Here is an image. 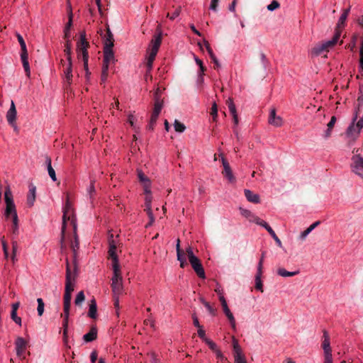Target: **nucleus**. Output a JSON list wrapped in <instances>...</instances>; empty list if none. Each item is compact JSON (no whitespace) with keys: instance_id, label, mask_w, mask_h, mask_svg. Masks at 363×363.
Here are the masks:
<instances>
[{"instance_id":"nucleus-9","label":"nucleus","mask_w":363,"mask_h":363,"mask_svg":"<svg viewBox=\"0 0 363 363\" xmlns=\"http://www.w3.org/2000/svg\"><path fill=\"white\" fill-rule=\"evenodd\" d=\"M72 211V206L71 203L69 201V199H67L65 206L63 208V216H62V239L61 241L62 242L65 239V231L66 228V222L67 220H69L71 218Z\"/></svg>"},{"instance_id":"nucleus-31","label":"nucleus","mask_w":363,"mask_h":363,"mask_svg":"<svg viewBox=\"0 0 363 363\" xmlns=\"http://www.w3.org/2000/svg\"><path fill=\"white\" fill-rule=\"evenodd\" d=\"M14 213H17L15 208V205L13 203H6V208L5 211V216L6 217L9 218L10 215L13 217L14 216Z\"/></svg>"},{"instance_id":"nucleus-49","label":"nucleus","mask_w":363,"mask_h":363,"mask_svg":"<svg viewBox=\"0 0 363 363\" xmlns=\"http://www.w3.org/2000/svg\"><path fill=\"white\" fill-rule=\"evenodd\" d=\"M138 178L140 182H142L143 184L150 182L147 177L145 176V174L143 173L141 171L138 172Z\"/></svg>"},{"instance_id":"nucleus-15","label":"nucleus","mask_w":363,"mask_h":363,"mask_svg":"<svg viewBox=\"0 0 363 363\" xmlns=\"http://www.w3.org/2000/svg\"><path fill=\"white\" fill-rule=\"evenodd\" d=\"M222 163L223 166V170L222 172L223 176L226 177L230 183L235 182V178L232 172L228 162L224 157H222Z\"/></svg>"},{"instance_id":"nucleus-24","label":"nucleus","mask_w":363,"mask_h":363,"mask_svg":"<svg viewBox=\"0 0 363 363\" xmlns=\"http://www.w3.org/2000/svg\"><path fill=\"white\" fill-rule=\"evenodd\" d=\"M114 60V54L113 48H104V61L106 63H110Z\"/></svg>"},{"instance_id":"nucleus-47","label":"nucleus","mask_w":363,"mask_h":363,"mask_svg":"<svg viewBox=\"0 0 363 363\" xmlns=\"http://www.w3.org/2000/svg\"><path fill=\"white\" fill-rule=\"evenodd\" d=\"M11 245H12V253L14 254V255H16L18 249V243L14 236L11 239Z\"/></svg>"},{"instance_id":"nucleus-21","label":"nucleus","mask_w":363,"mask_h":363,"mask_svg":"<svg viewBox=\"0 0 363 363\" xmlns=\"http://www.w3.org/2000/svg\"><path fill=\"white\" fill-rule=\"evenodd\" d=\"M97 338V328L96 326H92L90 331L83 336V340L89 342L95 340Z\"/></svg>"},{"instance_id":"nucleus-1","label":"nucleus","mask_w":363,"mask_h":363,"mask_svg":"<svg viewBox=\"0 0 363 363\" xmlns=\"http://www.w3.org/2000/svg\"><path fill=\"white\" fill-rule=\"evenodd\" d=\"M108 256L112 259V267L113 276L112 277L111 288L113 296H119L123 291L122 277L121 274L120 265L118 256L116 255V243L113 240V235L111 234L108 237Z\"/></svg>"},{"instance_id":"nucleus-58","label":"nucleus","mask_w":363,"mask_h":363,"mask_svg":"<svg viewBox=\"0 0 363 363\" xmlns=\"http://www.w3.org/2000/svg\"><path fill=\"white\" fill-rule=\"evenodd\" d=\"M359 55H360V58H359V67L362 69H363V40H362V43H361V48H360V51H359Z\"/></svg>"},{"instance_id":"nucleus-28","label":"nucleus","mask_w":363,"mask_h":363,"mask_svg":"<svg viewBox=\"0 0 363 363\" xmlns=\"http://www.w3.org/2000/svg\"><path fill=\"white\" fill-rule=\"evenodd\" d=\"M21 59L22 61L23 67L28 77H30V70L28 62V53L25 55H21Z\"/></svg>"},{"instance_id":"nucleus-32","label":"nucleus","mask_w":363,"mask_h":363,"mask_svg":"<svg viewBox=\"0 0 363 363\" xmlns=\"http://www.w3.org/2000/svg\"><path fill=\"white\" fill-rule=\"evenodd\" d=\"M65 53L67 56V61H72V57H71V54H72V43H71V40H67L65 43Z\"/></svg>"},{"instance_id":"nucleus-25","label":"nucleus","mask_w":363,"mask_h":363,"mask_svg":"<svg viewBox=\"0 0 363 363\" xmlns=\"http://www.w3.org/2000/svg\"><path fill=\"white\" fill-rule=\"evenodd\" d=\"M159 91H160V90H159V89H157L155 92V101L154 109L152 111V113H155L157 114H160V113L162 110V106H163L162 101H160L158 97Z\"/></svg>"},{"instance_id":"nucleus-16","label":"nucleus","mask_w":363,"mask_h":363,"mask_svg":"<svg viewBox=\"0 0 363 363\" xmlns=\"http://www.w3.org/2000/svg\"><path fill=\"white\" fill-rule=\"evenodd\" d=\"M350 7H349L348 9H346L343 11L342 15L340 16V18H339V21L337 23V26H336V28H335V32L336 31H339L340 32V35H341L342 33V30L343 29V28L345 27V21L347 20V18L349 15V13H350Z\"/></svg>"},{"instance_id":"nucleus-45","label":"nucleus","mask_w":363,"mask_h":363,"mask_svg":"<svg viewBox=\"0 0 363 363\" xmlns=\"http://www.w3.org/2000/svg\"><path fill=\"white\" fill-rule=\"evenodd\" d=\"M280 7V4L277 0H273L270 4L267 6L269 11H274Z\"/></svg>"},{"instance_id":"nucleus-35","label":"nucleus","mask_w":363,"mask_h":363,"mask_svg":"<svg viewBox=\"0 0 363 363\" xmlns=\"http://www.w3.org/2000/svg\"><path fill=\"white\" fill-rule=\"evenodd\" d=\"M84 300L85 296L84 291H81L77 294V296L74 300V303L76 306H80L82 303L84 301Z\"/></svg>"},{"instance_id":"nucleus-48","label":"nucleus","mask_w":363,"mask_h":363,"mask_svg":"<svg viewBox=\"0 0 363 363\" xmlns=\"http://www.w3.org/2000/svg\"><path fill=\"white\" fill-rule=\"evenodd\" d=\"M226 104L228 106L229 111L230 113H236V108L235 106L231 99H228L226 101Z\"/></svg>"},{"instance_id":"nucleus-34","label":"nucleus","mask_w":363,"mask_h":363,"mask_svg":"<svg viewBox=\"0 0 363 363\" xmlns=\"http://www.w3.org/2000/svg\"><path fill=\"white\" fill-rule=\"evenodd\" d=\"M18 41L21 45V55L28 54L26 43L23 37L20 34H17Z\"/></svg>"},{"instance_id":"nucleus-26","label":"nucleus","mask_w":363,"mask_h":363,"mask_svg":"<svg viewBox=\"0 0 363 363\" xmlns=\"http://www.w3.org/2000/svg\"><path fill=\"white\" fill-rule=\"evenodd\" d=\"M96 312H97V305L96 301L94 298L91 299L89 303V309L88 315L91 318H96Z\"/></svg>"},{"instance_id":"nucleus-19","label":"nucleus","mask_w":363,"mask_h":363,"mask_svg":"<svg viewBox=\"0 0 363 363\" xmlns=\"http://www.w3.org/2000/svg\"><path fill=\"white\" fill-rule=\"evenodd\" d=\"M268 121L269 124L275 127H280L282 125V118L276 115L275 109L271 111Z\"/></svg>"},{"instance_id":"nucleus-10","label":"nucleus","mask_w":363,"mask_h":363,"mask_svg":"<svg viewBox=\"0 0 363 363\" xmlns=\"http://www.w3.org/2000/svg\"><path fill=\"white\" fill-rule=\"evenodd\" d=\"M219 300L220 301V303H221V306L223 308V311L225 315H226V317L228 318V319L230 322V324L231 325V328H233V330H236L235 319L233 316V314L231 313L230 310L229 309V308L228 306L225 298H224L223 296H219Z\"/></svg>"},{"instance_id":"nucleus-7","label":"nucleus","mask_w":363,"mask_h":363,"mask_svg":"<svg viewBox=\"0 0 363 363\" xmlns=\"http://www.w3.org/2000/svg\"><path fill=\"white\" fill-rule=\"evenodd\" d=\"M324 340L322 344L324 350V363H333L332 350L330 345L329 335L326 331L323 333Z\"/></svg>"},{"instance_id":"nucleus-14","label":"nucleus","mask_w":363,"mask_h":363,"mask_svg":"<svg viewBox=\"0 0 363 363\" xmlns=\"http://www.w3.org/2000/svg\"><path fill=\"white\" fill-rule=\"evenodd\" d=\"M28 342L21 337H18L15 342L16 354L18 357L25 359V352Z\"/></svg>"},{"instance_id":"nucleus-38","label":"nucleus","mask_w":363,"mask_h":363,"mask_svg":"<svg viewBox=\"0 0 363 363\" xmlns=\"http://www.w3.org/2000/svg\"><path fill=\"white\" fill-rule=\"evenodd\" d=\"M362 106H363V95H360L357 98V104L356 107V112L355 116L354 117V121L357 120L358 113L360 111V108Z\"/></svg>"},{"instance_id":"nucleus-13","label":"nucleus","mask_w":363,"mask_h":363,"mask_svg":"<svg viewBox=\"0 0 363 363\" xmlns=\"http://www.w3.org/2000/svg\"><path fill=\"white\" fill-rule=\"evenodd\" d=\"M189 260L196 274L200 278L204 279L206 277L205 272L200 259L195 256L194 257H191Z\"/></svg>"},{"instance_id":"nucleus-29","label":"nucleus","mask_w":363,"mask_h":363,"mask_svg":"<svg viewBox=\"0 0 363 363\" xmlns=\"http://www.w3.org/2000/svg\"><path fill=\"white\" fill-rule=\"evenodd\" d=\"M13 224L11 226V232L13 235H18V218L17 213H14V216L12 218Z\"/></svg>"},{"instance_id":"nucleus-41","label":"nucleus","mask_w":363,"mask_h":363,"mask_svg":"<svg viewBox=\"0 0 363 363\" xmlns=\"http://www.w3.org/2000/svg\"><path fill=\"white\" fill-rule=\"evenodd\" d=\"M233 346L234 354L242 353L241 347L238 344V340L235 337H233Z\"/></svg>"},{"instance_id":"nucleus-23","label":"nucleus","mask_w":363,"mask_h":363,"mask_svg":"<svg viewBox=\"0 0 363 363\" xmlns=\"http://www.w3.org/2000/svg\"><path fill=\"white\" fill-rule=\"evenodd\" d=\"M36 188L33 184L29 186V192L27 196V203L29 206H32L35 200Z\"/></svg>"},{"instance_id":"nucleus-12","label":"nucleus","mask_w":363,"mask_h":363,"mask_svg":"<svg viewBox=\"0 0 363 363\" xmlns=\"http://www.w3.org/2000/svg\"><path fill=\"white\" fill-rule=\"evenodd\" d=\"M62 72L65 84V89H68L69 86L72 83L73 78L72 61H68V63L67 64L66 67L63 68Z\"/></svg>"},{"instance_id":"nucleus-17","label":"nucleus","mask_w":363,"mask_h":363,"mask_svg":"<svg viewBox=\"0 0 363 363\" xmlns=\"http://www.w3.org/2000/svg\"><path fill=\"white\" fill-rule=\"evenodd\" d=\"M16 114L17 112L15 104L13 101H11L10 108L6 113V119L10 125H13V124L15 123L16 119Z\"/></svg>"},{"instance_id":"nucleus-51","label":"nucleus","mask_w":363,"mask_h":363,"mask_svg":"<svg viewBox=\"0 0 363 363\" xmlns=\"http://www.w3.org/2000/svg\"><path fill=\"white\" fill-rule=\"evenodd\" d=\"M11 318L16 324L21 325V318L17 315V312L11 311Z\"/></svg>"},{"instance_id":"nucleus-40","label":"nucleus","mask_w":363,"mask_h":363,"mask_svg":"<svg viewBox=\"0 0 363 363\" xmlns=\"http://www.w3.org/2000/svg\"><path fill=\"white\" fill-rule=\"evenodd\" d=\"M174 126L175 130L179 133H183L186 129V126L178 120L174 121Z\"/></svg>"},{"instance_id":"nucleus-3","label":"nucleus","mask_w":363,"mask_h":363,"mask_svg":"<svg viewBox=\"0 0 363 363\" xmlns=\"http://www.w3.org/2000/svg\"><path fill=\"white\" fill-rule=\"evenodd\" d=\"M77 277V266H70L68 259L66 260V279L64 296H72V292L74 291L75 279Z\"/></svg>"},{"instance_id":"nucleus-59","label":"nucleus","mask_w":363,"mask_h":363,"mask_svg":"<svg viewBox=\"0 0 363 363\" xmlns=\"http://www.w3.org/2000/svg\"><path fill=\"white\" fill-rule=\"evenodd\" d=\"M176 250H177V256L179 258L180 255L184 254V252L180 247V240H179V239H177V245H176Z\"/></svg>"},{"instance_id":"nucleus-4","label":"nucleus","mask_w":363,"mask_h":363,"mask_svg":"<svg viewBox=\"0 0 363 363\" xmlns=\"http://www.w3.org/2000/svg\"><path fill=\"white\" fill-rule=\"evenodd\" d=\"M89 42L86 39V33L84 31H82L80 33V40L77 43V48L79 52H82V60L84 62V67L86 70V76L88 77L91 73L88 69V59L89 55L87 48H89Z\"/></svg>"},{"instance_id":"nucleus-52","label":"nucleus","mask_w":363,"mask_h":363,"mask_svg":"<svg viewBox=\"0 0 363 363\" xmlns=\"http://www.w3.org/2000/svg\"><path fill=\"white\" fill-rule=\"evenodd\" d=\"M47 169H48L49 176L52 179V181H54V182L57 181L55 172V169L52 168V164H50Z\"/></svg>"},{"instance_id":"nucleus-11","label":"nucleus","mask_w":363,"mask_h":363,"mask_svg":"<svg viewBox=\"0 0 363 363\" xmlns=\"http://www.w3.org/2000/svg\"><path fill=\"white\" fill-rule=\"evenodd\" d=\"M72 224L73 225V229H74V240L71 241L70 247L73 251V257H74V266H77L76 264V258L77 255V250L79 247V238L77 234V225L73 219L71 220Z\"/></svg>"},{"instance_id":"nucleus-39","label":"nucleus","mask_w":363,"mask_h":363,"mask_svg":"<svg viewBox=\"0 0 363 363\" xmlns=\"http://www.w3.org/2000/svg\"><path fill=\"white\" fill-rule=\"evenodd\" d=\"M37 302H38V308H37L38 315L39 316H41V315H43V314L44 313L45 304H44L43 300L41 298H38L37 299Z\"/></svg>"},{"instance_id":"nucleus-43","label":"nucleus","mask_w":363,"mask_h":363,"mask_svg":"<svg viewBox=\"0 0 363 363\" xmlns=\"http://www.w3.org/2000/svg\"><path fill=\"white\" fill-rule=\"evenodd\" d=\"M240 211H241V214L245 216V218H248L250 220V221H252V220H254V217H256L255 216H254L250 211L248 210H245V209H242L240 208Z\"/></svg>"},{"instance_id":"nucleus-57","label":"nucleus","mask_w":363,"mask_h":363,"mask_svg":"<svg viewBox=\"0 0 363 363\" xmlns=\"http://www.w3.org/2000/svg\"><path fill=\"white\" fill-rule=\"evenodd\" d=\"M177 259L179 261L180 267L182 268H184V267L187 264L185 259V253L180 255L179 258L177 257Z\"/></svg>"},{"instance_id":"nucleus-46","label":"nucleus","mask_w":363,"mask_h":363,"mask_svg":"<svg viewBox=\"0 0 363 363\" xmlns=\"http://www.w3.org/2000/svg\"><path fill=\"white\" fill-rule=\"evenodd\" d=\"M181 10H182L181 6H179L174 10V11L172 13H168L167 16L168 18H169L171 20H174L175 18H177L179 15Z\"/></svg>"},{"instance_id":"nucleus-30","label":"nucleus","mask_w":363,"mask_h":363,"mask_svg":"<svg viewBox=\"0 0 363 363\" xmlns=\"http://www.w3.org/2000/svg\"><path fill=\"white\" fill-rule=\"evenodd\" d=\"M262 274V272L257 271V274L255 276V289L257 290L260 291L261 292H263V284L262 281L261 280V277Z\"/></svg>"},{"instance_id":"nucleus-5","label":"nucleus","mask_w":363,"mask_h":363,"mask_svg":"<svg viewBox=\"0 0 363 363\" xmlns=\"http://www.w3.org/2000/svg\"><path fill=\"white\" fill-rule=\"evenodd\" d=\"M340 35V32L336 31L331 40L316 45L313 48L312 53L315 55H320L324 52H328L330 49L333 48L337 43Z\"/></svg>"},{"instance_id":"nucleus-8","label":"nucleus","mask_w":363,"mask_h":363,"mask_svg":"<svg viewBox=\"0 0 363 363\" xmlns=\"http://www.w3.org/2000/svg\"><path fill=\"white\" fill-rule=\"evenodd\" d=\"M252 221L257 225H259L262 227H264L267 230V234H270V235L273 238L274 241L276 242L277 245L279 247H282V243L280 239L277 237L275 232L273 230V229L268 225L267 222L264 220L260 219L259 217H254V220Z\"/></svg>"},{"instance_id":"nucleus-60","label":"nucleus","mask_w":363,"mask_h":363,"mask_svg":"<svg viewBox=\"0 0 363 363\" xmlns=\"http://www.w3.org/2000/svg\"><path fill=\"white\" fill-rule=\"evenodd\" d=\"M219 0H211L209 9L216 11Z\"/></svg>"},{"instance_id":"nucleus-50","label":"nucleus","mask_w":363,"mask_h":363,"mask_svg":"<svg viewBox=\"0 0 363 363\" xmlns=\"http://www.w3.org/2000/svg\"><path fill=\"white\" fill-rule=\"evenodd\" d=\"M211 115L213 116V121H216V118L218 117V108L216 104L214 102L211 111Z\"/></svg>"},{"instance_id":"nucleus-64","label":"nucleus","mask_w":363,"mask_h":363,"mask_svg":"<svg viewBox=\"0 0 363 363\" xmlns=\"http://www.w3.org/2000/svg\"><path fill=\"white\" fill-rule=\"evenodd\" d=\"M355 125H357V132H360L363 128V119L360 118Z\"/></svg>"},{"instance_id":"nucleus-6","label":"nucleus","mask_w":363,"mask_h":363,"mask_svg":"<svg viewBox=\"0 0 363 363\" xmlns=\"http://www.w3.org/2000/svg\"><path fill=\"white\" fill-rule=\"evenodd\" d=\"M359 150H354V155L352 157L350 167L352 172L363 179V157L358 154Z\"/></svg>"},{"instance_id":"nucleus-22","label":"nucleus","mask_w":363,"mask_h":363,"mask_svg":"<svg viewBox=\"0 0 363 363\" xmlns=\"http://www.w3.org/2000/svg\"><path fill=\"white\" fill-rule=\"evenodd\" d=\"M352 124L350 125V126L347 128V135L352 138V140H355L360 132H357V125L354 124V118L352 119Z\"/></svg>"},{"instance_id":"nucleus-20","label":"nucleus","mask_w":363,"mask_h":363,"mask_svg":"<svg viewBox=\"0 0 363 363\" xmlns=\"http://www.w3.org/2000/svg\"><path fill=\"white\" fill-rule=\"evenodd\" d=\"M245 196L247 200L253 203H259L260 202L259 196L249 189H245Z\"/></svg>"},{"instance_id":"nucleus-54","label":"nucleus","mask_w":363,"mask_h":363,"mask_svg":"<svg viewBox=\"0 0 363 363\" xmlns=\"http://www.w3.org/2000/svg\"><path fill=\"white\" fill-rule=\"evenodd\" d=\"M205 342L208 345L209 348L212 351L215 352L218 350L216 344L210 339H205Z\"/></svg>"},{"instance_id":"nucleus-33","label":"nucleus","mask_w":363,"mask_h":363,"mask_svg":"<svg viewBox=\"0 0 363 363\" xmlns=\"http://www.w3.org/2000/svg\"><path fill=\"white\" fill-rule=\"evenodd\" d=\"M298 273V272H288L284 268H279L277 270V274L279 276L284 277H293V276L296 275Z\"/></svg>"},{"instance_id":"nucleus-55","label":"nucleus","mask_w":363,"mask_h":363,"mask_svg":"<svg viewBox=\"0 0 363 363\" xmlns=\"http://www.w3.org/2000/svg\"><path fill=\"white\" fill-rule=\"evenodd\" d=\"M152 199L151 195H146L145 198V209L151 208Z\"/></svg>"},{"instance_id":"nucleus-27","label":"nucleus","mask_w":363,"mask_h":363,"mask_svg":"<svg viewBox=\"0 0 363 363\" xmlns=\"http://www.w3.org/2000/svg\"><path fill=\"white\" fill-rule=\"evenodd\" d=\"M71 300H72V296H64V297H63V309H64L65 316L69 315Z\"/></svg>"},{"instance_id":"nucleus-2","label":"nucleus","mask_w":363,"mask_h":363,"mask_svg":"<svg viewBox=\"0 0 363 363\" xmlns=\"http://www.w3.org/2000/svg\"><path fill=\"white\" fill-rule=\"evenodd\" d=\"M157 34L154 35L153 38L152 39L150 45V53L149 56L147 59V71L145 74V79H147L148 77L152 79V75L150 74V72L152 69V65L153 62L155 59V57L157 54V52L159 50V48L160 47V45L162 43V32L161 30L160 26H157V28L156 30Z\"/></svg>"},{"instance_id":"nucleus-62","label":"nucleus","mask_w":363,"mask_h":363,"mask_svg":"<svg viewBox=\"0 0 363 363\" xmlns=\"http://www.w3.org/2000/svg\"><path fill=\"white\" fill-rule=\"evenodd\" d=\"M144 211L146 212L148 218H149V220H151V222H154L155 221V217L153 216V213L152 211V209L151 208H148V209H144Z\"/></svg>"},{"instance_id":"nucleus-53","label":"nucleus","mask_w":363,"mask_h":363,"mask_svg":"<svg viewBox=\"0 0 363 363\" xmlns=\"http://www.w3.org/2000/svg\"><path fill=\"white\" fill-rule=\"evenodd\" d=\"M235 363H242L246 362L245 357L241 354H235Z\"/></svg>"},{"instance_id":"nucleus-63","label":"nucleus","mask_w":363,"mask_h":363,"mask_svg":"<svg viewBox=\"0 0 363 363\" xmlns=\"http://www.w3.org/2000/svg\"><path fill=\"white\" fill-rule=\"evenodd\" d=\"M198 335L200 338H201L203 340L205 341V339H207L206 337V333H205V331L201 329V328H199V330H198Z\"/></svg>"},{"instance_id":"nucleus-44","label":"nucleus","mask_w":363,"mask_h":363,"mask_svg":"<svg viewBox=\"0 0 363 363\" xmlns=\"http://www.w3.org/2000/svg\"><path fill=\"white\" fill-rule=\"evenodd\" d=\"M201 303L204 305V306L206 308L208 311L212 315H216V310L215 308H212L208 302L206 301L203 299H201Z\"/></svg>"},{"instance_id":"nucleus-18","label":"nucleus","mask_w":363,"mask_h":363,"mask_svg":"<svg viewBox=\"0 0 363 363\" xmlns=\"http://www.w3.org/2000/svg\"><path fill=\"white\" fill-rule=\"evenodd\" d=\"M114 45L113 35L108 26L106 28V34L104 40V48H113Z\"/></svg>"},{"instance_id":"nucleus-61","label":"nucleus","mask_w":363,"mask_h":363,"mask_svg":"<svg viewBox=\"0 0 363 363\" xmlns=\"http://www.w3.org/2000/svg\"><path fill=\"white\" fill-rule=\"evenodd\" d=\"M311 232V229L308 228L306 230H305L303 232H302L299 236V238L301 240H304L308 236V235Z\"/></svg>"},{"instance_id":"nucleus-42","label":"nucleus","mask_w":363,"mask_h":363,"mask_svg":"<svg viewBox=\"0 0 363 363\" xmlns=\"http://www.w3.org/2000/svg\"><path fill=\"white\" fill-rule=\"evenodd\" d=\"M4 199H5L6 204L9 203L13 202V199H12V194H11V191L9 187H8L5 191Z\"/></svg>"},{"instance_id":"nucleus-36","label":"nucleus","mask_w":363,"mask_h":363,"mask_svg":"<svg viewBox=\"0 0 363 363\" xmlns=\"http://www.w3.org/2000/svg\"><path fill=\"white\" fill-rule=\"evenodd\" d=\"M68 18H69L68 22L67 23L64 30H70L71 27L72 26V18H73V13H72V11L70 5L69 6V10H68Z\"/></svg>"},{"instance_id":"nucleus-56","label":"nucleus","mask_w":363,"mask_h":363,"mask_svg":"<svg viewBox=\"0 0 363 363\" xmlns=\"http://www.w3.org/2000/svg\"><path fill=\"white\" fill-rule=\"evenodd\" d=\"M266 252L263 251L257 266V271L262 272L263 262L265 257Z\"/></svg>"},{"instance_id":"nucleus-37","label":"nucleus","mask_w":363,"mask_h":363,"mask_svg":"<svg viewBox=\"0 0 363 363\" xmlns=\"http://www.w3.org/2000/svg\"><path fill=\"white\" fill-rule=\"evenodd\" d=\"M208 55L214 64V69H218L220 65L212 49L208 48Z\"/></svg>"}]
</instances>
